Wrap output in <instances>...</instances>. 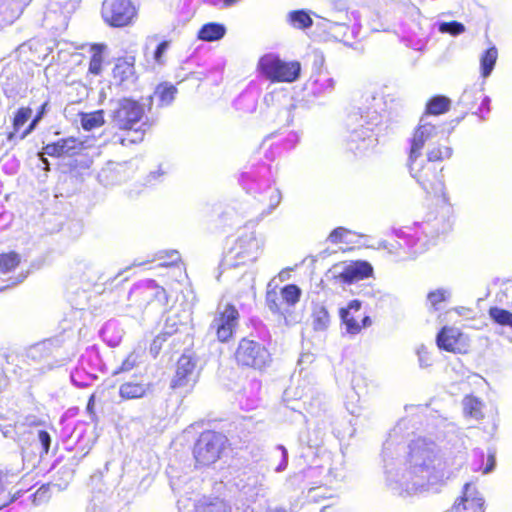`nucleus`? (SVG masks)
<instances>
[{
  "mask_svg": "<svg viewBox=\"0 0 512 512\" xmlns=\"http://www.w3.org/2000/svg\"><path fill=\"white\" fill-rule=\"evenodd\" d=\"M11 22H12V19H10V18H7L5 16L0 17V29Z\"/></svg>",
  "mask_w": 512,
  "mask_h": 512,
  "instance_id": "13d9d810",
  "label": "nucleus"
},
{
  "mask_svg": "<svg viewBox=\"0 0 512 512\" xmlns=\"http://www.w3.org/2000/svg\"><path fill=\"white\" fill-rule=\"evenodd\" d=\"M7 385V378L0 373V390Z\"/></svg>",
  "mask_w": 512,
  "mask_h": 512,
  "instance_id": "bf43d9fd",
  "label": "nucleus"
},
{
  "mask_svg": "<svg viewBox=\"0 0 512 512\" xmlns=\"http://www.w3.org/2000/svg\"><path fill=\"white\" fill-rule=\"evenodd\" d=\"M350 231L343 228V227H338L336 229H334L328 239L332 242V243H339V242H345V237L347 234H349Z\"/></svg>",
  "mask_w": 512,
  "mask_h": 512,
  "instance_id": "de8ad7c7",
  "label": "nucleus"
},
{
  "mask_svg": "<svg viewBox=\"0 0 512 512\" xmlns=\"http://www.w3.org/2000/svg\"><path fill=\"white\" fill-rule=\"evenodd\" d=\"M451 101L443 95L432 97L426 104L427 115H441L446 113L450 108Z\"/></svg>",
  "mask_w": 512,
  "mask_h": 512,
  "instance_id": "bb28decb",
  "label": "nucleus"
},
{
  "mask_svg": "<svg viewBox=\"0 0 512 512\" xmlns=\"http://www.w3.org/2000/svg\"><path fill=\"white\" fill-rule=\"evenodd\" d=\"M240 1L241 0H222L223 6L225 8L231 7V6H233L234 4H236V3L240 2Z\"/></svg>",
  "mask_w": 512,
  "mask_h": 512,
  "instance_id": "4d7b16f0",
  "label": "nucleus"
},
{
  "mask_svg": "<svg viewBox=\"0 0 512 512\" xmlns=\"http://www.w3.org/2000/svg\"><path fill=\"white\" fill-rule=\"evenodd\" d=\"M79 142L73 137L60 139L54 143L47 144L43 150L44 154L54 157L74 154L78 149Z\"/></svg>",
  "mask_w": 512,
  "mask_h": 512,
  "instance_id": "f3484780",
  "label": "nucleus"
},
{
  "mask_svg": "<svg viewBox=\"0 0 512 512\" xmlns=\"http://www.w3.org/2000/svg\"><path fill=\"white\" fill-rule=\"evenodd\" d=\"M397 425L383 444L382 463L387 487L399 496L412 495L450 478L464 463V455L443 457L437 444L426 438H417L404 445Z\"/></svg>",
  "mask_w": 512,
  "mask_h": 512,
  "instance_id": "f257e3e1",
  "label": "nucleus"
},
{
  "mask_svg": "<svg viewBox=\"0 0 512 512\" xmlns=\"http://www.w3.org/2000/svg\"><path fill=\"white\" fill-rule=\"evenodd\" d=\"M266 476L258 470L243 473L236 482L239 491L248 501L255 502L258 497H264L268 487L265 484Z\"/></svg>",
  "mask_w": 512,
  "mask_h": 512,
  "instance_id": "9b49d317",
  "label": "nucleus"
},
{
  "mask_svg": "<svg viewBox=\"0 0 512 512\" xmlns=\"http://www.w3.org/2000/svg\"><path fill=\"white\" fill-rule=\"evenodd\" d=\"M41 458L42 454L40 453L38 443H30L22 447L23 469L33 470L40 462Z\"/></svg>",
  "mask_w": 512,
  "mask_h": 512,
  "instance_id": "4be33fe9",
  "label": "nucleus"
},
{
  "mask_svg": "<svg viewBox=\"0 0 512 512\" xmlns=\"http://www.w3.org/2000/svg\"><path fill=\"white\" fill-rule=\"evenodd\" d=\"M459 335V332L457 329L452 327H443L436 337V343L437 346L440 349L454 352L455 351V345L457 343V337Z\"/></svg>",
  "mask_w": 512,
  "mask_h": 512,
  "instance_id": "aec40b11",
  "label": "nucleus"
},
{
  "mask_svg": "<svg viewBox=\"0 0 512 512\" xmlns=\"http://www.w3.org/2000/svg\"><path fill=\"white\" fill-rule=\"evenodd\" d=\"M235 359L239 365L261 370L270 364L271 355L261 343L243 338L236 349Z\"/></svg>",
  "mask_w": 512,
  "mask_h": 512,
  "instance_id": "6e6552de",
  "label": "nucleus"
},
{
  "mask_svg": "<svg viewBox=\"0 0 512 512\" xmlns=\"http://www.w3.org/2000/svg\"><path fill=\"white\" fill-rule=\"evenodd\" d=\"M450 296V292L446 289H437L428 294L427 300L431 307L435 310H438V305L444 301H446Z\"/></svg>",
  "mask_w": 512,
  "mask_h": 512,
  "instance_id": "c9c22d12",
  "label": "nucleus"
},
{
  "mask_svg": "<svg viewBox=\"0 0 512 512\" xmlns=\"http://www.w3.org/2000/svg\"><path fill=\"white\" fill-rule=\"evenodd\" d=\"M314 58V65L321 67L324 63V56L321 53H315Z\"/></svg>",
  "mask_w": 512,
  "mask_h": 512,
  "instance_id": "5fc2aeb1",
  "label": "nucleus"
},
{
  "mask_svg": "<svg viewBox=\"0 0 512 512\" xmlns=\"http://www.w3.org/2000/svg\"><path fill=\"white\" fill-rule=\"evenodd\" d=\"M273 512H286L283 508L277 507L273 510Z\"/></svg>",
  "mask_w": 512,
  "mask_h": 512,
  "instance_id": "69168bd1",
  "label": "nucleus"
},
{
  "mask_svg": "<svg viewBox=\"0 0 512 512\" xmlns=\"http://www.w3.org/2000/svg\"><path fill=\"white\" fill-rule=\"evenodd\" d=\"M157 260H159V266H169L177 263L180 260V255L177 251L159 252L157 254Z\"/></svg>",
  "mask_w": 512,
  "mask_h": 512,
  "instance_id": "58836bf2",
  "label": "nucleus"
},
{
  "mask_svg": "<svg viewBox=\"0 0 512 512\" xmlns=\"http://www.w3.org/2000/svg\"><path fill=\"white\" fill-rule=\"evenodd\" d=\"M334 270L335 273H337L335 277L346 284H351L354 281L367 278L373 272L371 264L366 261H356L346 265H336Z\"/></svg>",
  "mask_w": 512,
  "mask_h": 512,
  "instance_id": "ddd939ff",
  "label": "nucleus"
},
{
  "mask_svg": "<svg viewBox=\"0 0 512 512\" xmlns=\"http://www.w3.org/2000/svg\"><path fill=\"white\" fill-rule=\"evenodd\" d=\"M489 316L497 324L512 328V313L510 311L498 307H491L489 309Z\"/></svg>",
  "mask_w": 512,
  "mask_h": 512,
  "instance_id": "2f4dec72",
  "label": "nucleus"
},
{
  "mask_svg": "<svg viewBox=\"0 0 512 512\" xmlns=\"http://www.w3.org/2000/svg\"><path fill=\"white\" fill-rule=\"evenodd\" d=\"M113 74L120 82L130 80L135 74L134 65L127 60L119 61L113 69Z\"/></svg>",
  "mask_w": 512,
  "mask_h": 512,
  "instance_id": "c756f323",
  "label": "nucleus"
},
{
  "mask_svg": "<svg viewBox=\"0 0 512 512\" xmlns=\"http://www.w3.org/2000/svg\"><path fill=\"white\" fill-rule=\"evenodd\" d=\"M254 221H248L238 230L237 238L224 256V264L238 267L254 263L262 254L265 240L256 232Z\"/></svg>",
  "mask_w": 512,
  "mask_h": 512,
  "instance_id": "7ed1b4c3",
  "label": "nucleus"
},
{
  "mask_svg": "<svg viewBox=\"0 0 512 512\" xmlns=\"http://www.w3.org/2000/svg\"><path fill=\"white\" fill-rule=\"evenodd\" d=\"M101 70V61L100 59L94 56L90 62L89 71L93 74H99Z\"/></svg>",
  "mask_w": 512,
  "mask_h": 512,
  "instance_id": "603ef678",
  "label": "nucleus"
},
{
  "mask_svg": "<svg viewBox=\"0 0 512 512\" xmlns=\"http://www.w3.org/2000/svg\"><path fill=\"white\" fill-rule=\"evenodd\" d=\"M34 443H38V445H41L40 453L47 454L49 452V448L51 445V437L50 434L45 430H39L38 431V440Z\"/></svg>",
  "mask_w": 512,
  "mask_h": 512,
  "instance_id": "c03bdc74",
  "label": "nucleus"
},
{
  "mask_svg": "<svg viewBox=\"0 0 512 512\" xmlns=\"http://www.w3.org/2000/svg\"><path fill=\"white\" fill-rule=\"evenodd\" d=\"M196 508L198 512H232L231 505L220 497H204Z\"/></svg>",
  "mask_w": 512,
  "mask_h": 512,
  "instance_id": "6ab92c4d",
  "label": "nucleus"
},
{
  "mask_svg": "<svg viewBox=\"0 0 512 512\" xmlns=\"http://www.w3.org/2000/svg\"><path fill=\"white\" fill-rule=\"evenodd\" d=\"M467 96H468V92H467V91H465V92L463 93V95H462V100L464 101V100H465V98H466Z\"/></svg>",
  "mask_w": 512,
  "mask_h": 512,
  "instance_id": "338daca9",
  "label": "nucleus"
},
{
  "mask_svg": "<svg viewBox=\"0 0 512 512\" xmlns=\"http://www.w3.org/2000/svg\"><path fill=\"white\" fill-rule=\"evenodd\" d=\"M143 288L147 297H151L153 302L158 303L161 307L167 304L168 296L166 290L159 286L154 280H148Z\"/></svg>",
  "mask_w": 512,
  "mask_h": 512,
  "instance_id": "a878e982",
  "label": "nucleus"
},
{
  "mask_svg": "<svg viewBox=\"0 0 512 512\" xmlns=\"http://www.w3.org/2000/svg\"><path fill=\"white\" fill-rule=\"evenodd\" d=\"M291 25L298 29H306L312 26L313 20L304 10H295L288 15Z\"/></svg>",
  "mask_w": 512,
  "mask_h": 512,
  "instance_id": "c85d7f7f",
  "label": "nucleus"
},
{
  "mask_svg": "<svg viewBox=\"0 0 512 512\" xmlns=\"http://www.w3.org/2000/svg\"><path fill=\"white\" fill-rule=\"evenodd\" d=\"M417 225L421 229V233L424 235L423 237L417 235V232H415V235L406 233L405 231L401 232V234L407 238L406 245L411 254L414 255L426 251L430 244H434L436 237L451 229L449 220L445 219L443 216L428 219Z\"/></svg>",
  "mask_w": 512,
  "mask_h": 512,
  "instance_id": "39448f33",
  "label": "nucleus"
},
{
  "mask_svg": "<svg viewBox=\"0 0 512 512\" xmlns=\"http://www.w3.org/2000/svg\"><path fill=\"white\" fill-rule=\"evenodd\" d=\"M226 443L227 438L221 433L213 431L203 432L194 447L196 462L201 465L215 463L219 459Z\"/></svg>",
  "mask_w": 512,
  "mask_h": 512,
  "instance_id": "0eeeda50",
  "label": "nucleus"
},
{
  "mask_svg": "<svg viewBox=\"0 0 512 512\" xmlns=\"http://www.w3.org/2000/svg\"><path fill=\"white\" fill-rule=\"evenodd\" d=\"M361 301L354 299L349 302L347 307L340 309V317L342 322L346 325V330L350 334H357L361 330V326L357 320L351 315V312H357L361 308Z\"/></svg>",
  "mask_w": 512,
  "mask_h": 512,
  "instance_id": "a211bd4d",
  "label": "nucleus"
},
{
  "mask_svg": "<svg viewBox=\"0 0 512 512\" xmlns=\"http://www.w3.org/2000/svg\"><path fill=\"white\" fill-rule=\"evenodd\" d=\"M196 381L195 363L190 356L182 355L177 362L176 374L172 380L173 388L191 387Z\"/></svg>",
  "mask_w": 512,
  "mask_h": 512,
  "instance_id": "2eb2a0df",
  "label": "nucleus"
},
{
  "mask_svg": "<svg viewBox=\"0 0 512 512\" xmlns=\"http://www.w3.org/2000/svg\"><path fill=\"white\" fill-rule=\"evenodd\" d=\"M302 291L295 284H288L281 289V297L289 306L295 305L301 297Z\"/></svg>",
  "mask_w": 512,
  "mask_h": 512,
  "instance_id": "7c9ffc66",
  "label": "nucleus"
},
{
  "mask_svg": "<svg viewBox=\"0 0 512 512\" xmlns=\"http://www.w3.org/2000/svg\"><path fill=\"white\" fill-rule=\"evenodd\" d=\"M312 317L314 330H325L330 323L329 313L323 306L315 309Z\"/></svg>",
  "mask_w": 512,
  "mask_h": 512,
  "instance_id": "473e14b6",
  "label": "nucleus"
},
{
  "mask_svg": "<svg viewBox=\"0 0 512 512\" xmlns=\"http://www.w3.org/2000/svg\"><path fill=\"white\" fill-rule=\"evenodd\" d=\"M79 117L81 126L86 131L99 128L105 123L103 110H97L89 113H80Z\"/></svg>",
  "mask_w": 512,
  "mask_h": 512,
  "instance_id": "393cba45",
  "label": "nucleus"
},
{
  "mask_svg": "<svg viewBox=\"0 0 512 512\" xmlns=\"http://www.w3.org/2000/svg\"><path fill=\"white\" fill-rule=\"evenodd\" d=\"M365 120L363 116L360 117L359 123L353 127L350 131L349 142L350 149L364 152L367 149L374 147L377 139L374 133V124L368 123L367 127H364Z\"/></svg>",
  "mask_w": 512,
  "mask_h": 512,
  "instance_id": "f8f14e48",
  "label": "nucleus"
},
{
  "mask_svg": "<svg viewBox=\"0 0 512 512\" xmlns=\"http://www.w3.org/2000/svg\"><path fill=\"white\" fill-rule=\"evenodd\" d=\"M464 410L472 417L477 418L480 413V402L472 397L464 399Z\"/></svg>",
  "mask_w": 512,
  "mask_h": 512,
  "instance_id": "79ce46f5",
  "label": "nucleus"
},
{
  "mask_svg": "<svg viewBox=\"0 0 512 512\" xmlns=\"http://www.w3.org/2000/svg\"><path fill=\"white\" fill-rule=\"evenodd\" d=\"M19 263V255L15 252L0 254V269L4 273L13 270Z\"/></svg>",
  "mask_w": 512,
  "mask_h": 512,
  "instance_id": "72a5a7b5",
  "label": "nucleus"
},
{
  "mask_svg": "<svg viewBox=\"0 0 512 512\" xmlns=\"http://www.w3.org/2000/svg\"><path fill=\"white\" fill-rule=\"evenodd\" d=\"M495 467V457L494 455L490 454L488 456V463L486 465V467L484 468V471L483 473L484 474H487V473H490Z\"/></svg>",
  "mask_w": 512,
  "mask_h": 512,
  "instance_id": "864d4df0",
  "label": "nucleus"
},
{
  "mask_svg": "<svg viewBox=\"0 0 512 512\" xmlns=\"http://www.w3.org/2000/svg\"><path fill=\"white\" fill-rule=\"evenodd\" d=\"M259 201L266 204V207L263 208L256 219L253 220L255 225H258L262 220L271 215L279 206L282 201V193L278 188L268 187L266 195L259 199Z\"/></svg>",
  "mask_w": 512,
  "mask_h": 512,
  "instance_id": "dca6fc26",
  "label": "nucleus"
},
{
  "mask_svg": "<svg viewBox=\"0 0 512 512\" xmlns=\"http://www.w3.org/2000/svg\"><path fill=\"white\" fill-rule=\"evenodd\" d=\"M484 499L478 493L475 486L466 483L464 485L463 495L455 501L453 506L447 512H462L470 510L471 512H484Z\"/></svg>",
  "mask_w": 512,
  "mask_h": 512,
  "instance_id": "4468645a",
  "label": "nucleus"
},
{
  "mask_svg": "<svg viewBox=\"0 0 512 512\" xmlns=\"http://www.w3.org/2000/svg\"><path fill=\"white\" fill-rule=\"evenodd\" d=\"M371 325V318L369 316H365L363 319H362V326L363 327H368Z\"/></svg>",
  "mask_w": 512,
  "mask_h": 512,
  "instance_id": "052dcab7",
  "label": "nucleus"
},
{
  "mask_svg": "<svg viewBox=\"0 0 512 512\" xmlns=\"http://www.w3.org/2000/svg\"><path fill=\"white\" fill-rule=\"evenodd\" d=\"M137 364V355L130 353L127 358L122 362L121 366L113 371V375H118L122 372L131 371Z\"/></svg>",
  "mask_w": 512,
  "mask_h": 512,
  "instance_id": "a19ab883",
  "label": "nucleus"
},
{
  "mask_svg": "<svg viewBox=\"0 0 512 512\" xmlns=\"http://www.w3.org/2000/svg\"><path fill=\"white\" fill-rule=\"evenodd\" d=\"M9 483L11 482L8 481V473L3 474L0 472V509L6 506L9 502L8 495L5 494Z\"/></svg>",
  "mask_w": 512,
  "mask_h": 512,
  "instance_id": "37998d69",
  "label": "nucleus"
},
{
  "mask_svg": "<svg viewBox=\"0 0 512 512\" xmlns=\"http://www.w3.org/2000/svg\"><path fill=\"white\" fill-rule=\"evenodd\" d=\"M176 94L177 88L167 82L159 84L154 92L155 98L162 107L169 106L174 101Z\"/></svg>",
  "mask_w": 512,
  "mask_h": 512,
  "instance_id": "b1692460",
  "label": "nucleus"
},
{
  "mask_svg": "<svg viewBox=\"0 0 512 512\" xmlns=\"http://www.w3.org/2000/svg\"><path fill=\"white\" fill-rule=\"evenodd\" d=\"M136 16V8L130 0H105L102 5V17L113 27L129 25Z\"/></svg>",
  "mask_w": 512,
  "mask_h": 512,
  "instance_id": "1a4fd4ad",
  "label": "nucleus"
},
{
  "mask_svg": "<svg viewBox=\"0 0 512 512\" xmlns=\"http://www.w3.org/2000/svg\"><path fill=\"white\" fill-rule=\"evenodd\" d=\"M93 401H94V396H91L89 399L88 405H87L88 410H90L92 408Z\"/></svg>",
  "mask_w": 512,
  "mask_h": 512,
  "instance_id": "e2e57ef3",
  "label": "nucleus"
},
{
  "mask_svg": "<svg viewBox=\"0 0 512 512\" xmlns=\"http://www.w3.org/2000/svg\"><path fill=\"white\" fill-rule=\"evenodd\" d=\"M168 47H169L168 41H162L161 43L158 44V46L154 52V59L156 60L157 63L162 64V56L167 51Z\"/></svg>",
  "mask_w": 512,
  "mask_h": 512,
  "instance_id": "09e8293b",
  "label": "nucleus"
},
{
  "mask_svg": "<svg viewBox=\"0 0 512 512\" xmlns=\"http://www.w3.org/2000/svg\"><path fill=\"white\" fill-rule=\"evenodd\" d=\"M238 318L239 313L237 309L233 305L227 304L214 317L209 330L216 334L220 342H226L232 337L238 324Z\"/></svg>",
  "mask_w": 512,
  "mask_h": 512,
  "instance_id": "9d476101",
  "label": "nucleus"
},
{
  "mask_svg": "<svg viewBox=\"0 0 512 512\" xmlns=\"http://www.w3.org/2000/svg\"><path fill=\"white\" fill-rule=\"evenodd\" d=\"M41 160H42V162L45 164V166H48V161H47V159L42 158Z\"/></svg>",
  "mask_w": 512,
  "mask_h": 512,
  "instance_id": "774afa93",
  "label": "nucleus"
},
{
  "mask_svg": "<svg viewBox=\"0 0 512 512\" xmlns=\"http://www.w3.org/2000/svg\"><path fill=\"white\" fill-rule=\"evenodd\" d=\"M149 389V384L126 382L120 386L119 394L123 399H137L145 396Z\"/></svg>",
  "mask_w": 512,
  "mask_h": 512,
  "instance_id": "5701e85b",
  "label": "nucleus"
},
{
  "mask_svg": "<svg viewBox=\"0 0 512 512\" xmlns=\"http://www.w3.org/2000/svg\"><path fill=\"white\" fill-rule=\"evenodd\" d=\"M278 449L282 452V460L279 465L275 468L276 472H282L287 468L288 465V452L283 445H279Z\"/></svg>",
  "mask_w": 512,
  "mask_h": 512,
  "instance_id": "3c124183",
  "label": "nucleus"
},
{
  "mask_svg": "<svg viewBox=\"0 0 512 512\" xmlns=\"http://www.w3.org/2000/svg\"><path fill=\"white\" fill-rule=\"evenodd\" d=\"M438 133V127L427 122L426 117L423 116L414 131L410 143L408 157L410 174L428 194H440L444 189V184L439 175L435 169H432L431 166H427L425 164V157L422 154L425 144L436 138Z\"/></svg>",
  "mask_w": 512,
  "mask_h": 512,
  "instance_id": "f03ea898",
  "label": "nucleus"
},
{
  "mask_svg": "<svg viewBox=\"0 0 512 512\" xmlns=\"http://www.w3.org/2000/svg\"><path fill=\"white\" fill-rule=\"evenodd\" d=\"M226 28L223 24L210 22L204 24L198 32V38L202 41L213 42L224 37Z\"/></svg>",
  "mask_w": 512,
  "mask_h": 512,
  "instance_id": "412c9836",
  "label": "nucleus"
},
{
  "mask_svg": "<svg viewBox=\"0 0 512 512\" xmlns=\"http://www.w3.org/2000/svg\"><path fill=\"white\" fill-rule=\"evenodd\" d=\"M258 66L267 78L277 82H293L301 71L299 62H285L271 54L261 57Z\"/></svg>",
  "mask_w": 512,
  "mask_h": 512,
  "instance_id": "423d86ee",
  "label": "nucleus"
},
{
  "mask_svg": "<svg viewBox=\"0 0 512 512\" xmlns=\"http://www.w3.org/2000/svg\"><path fill=\"white\" fill-rule=\"evenodd\" d=\"M31 113L32 111L29 108H20L17 111L13 121V126L16 131L19 130L28 121V119L31 117Z\"/></svg>",
  "mask_w": 512,
  "mask_h": 512,
  "instance_id": "ea45409f",
  "label": "nucleus"
},
{
  "mask_svg": "<svg viewBox=\"0 0 512 512\" xmlns=\"http://www.w3.org/2000/svg\"><path fill=\"white\" fill-rule=\"evenodd\" d=\"M50 498V489L49 486L42 485L34 494H33V503L34 505H40Z\"/></svg>",
  "mask_w": 512,
  "mask_h": 512,
  "instance_id": "a18cd8bd",
  "label": "nucleus"
},
{
  "mask_svg": "<svg viewBox=\"0 0 512 512\" xmlns=\"http://www.w3.org/2000/svg\"><path fill=\"white\" fill-rule=\"evenodd\" d=\"M266 305L273 314H283L279 305V297L276 290H268L266 293Z\"/></svg>",
  "mask_w": 512,
  "mask_h": 512,
  "instance_id": "4c0bfd02",
  "label": "nucleus"
},
{
  "mask_svg": "<svg viewBox=\"0 0 512 512\" xmlns=\"http://www.w3.org/2000/svg\"><path fill=\"white\" fill-rule=\"evenodd\" d=\"M418 362L421 368H427L432 365V358L424 345L417 349Z\"/></svg>",
  "mask_w": 512,
  "mask_h": 512,
  "instance_id": "49530a36",
  "label": "nucleus"
},
{
  "mask_svg": "<svg viewBox=\"0 0 512 512\" xmlns=\"http://www.w3.org/2000/svg\"><path fill=\"white\" fill-rule=\"evenodd\" d=\"M45 345H46L45 343L40 344V345H37L36 347H34V349H33V350H34V351H38V350H40L42 347H45Z\"/></svg>",
  "mask_w": 512,
  "mask_h": 512,
  "instance_id": "0e129e2a",
  "label": "nucleus"
},
{
  "mask_svg": "<svg viewBox=\"0 0 512 512\" xmlns=\"http://www.w3.org/2000/svg\"><path fill=\"white\" fill-rule=\"evenodd\" d=\"M439 31L441 33H447L452 36H457L465 31V26L458 21L441 22L439 24Z\"/></svg>",
  "mask_w": 512,
  "mask_h": 512,
  "instance_id": "e433bc0d",
  "label": "nucleus"
},
{
  "mask_svg": "<svg viewBox=\"0 0 512 512\" xmlns=\"http://www.w3.org/2000/svg\"><path fill=\"white\" fill-rule=\"evenodd\" d=\"M452 155V149L447 146H440L437 148L430 149L427 152V158H425V162H435L442 161L444 159L450 158Z\"/></svg>",
  "mask_w": 512,
  "mask_h": 512,
  "instance_id": "f704fd0d",
  "label": "nucleus"
},
{
  "mask_svg": "<svg viewBox=\"0 0 512 512\" xmlns=\"http://www.w3.org/2000/svg\"><path fill=\"white\" fill-rule=\"evenodd\" d=\"M110 117L115 127L121 130L132 131L127 137L120 138L122 145L139 143L143 140L145 129L142 126L134 128L144 116L143 106L135 100L122 98L111 102Z\"/></svg>",
  "mask_w": 512,
  "mask_h": 512,
  "instance_id": "20e7f679",
  "label": "nucleus"
},
{
  "mask_svg": "<svg viewBox=\"0 0 512 512\" xmlns=\"http://www.w3.org/2000/svg\"><path fill=\"white\" fill-rule=\"evenodd\" d=\"M498 57L496 47H490L480 57L481 75L486 78L494 69Z\"/></svg>",
  "mask_w": 512,
  "mask_h": 512,
  "instance_id": "cd10ccee",
  "label": "nucleus"
},
{
  "mask_svg": "<svg viewBox=\"0 0 512 512\" xmlns=\"http://www.w3.org/2000/svg\"><path fill=\"white\" fill-rule=\"evenodd\" d=\"M319 489L320 488H312V489H310L309 493L312 494V497H316V496H318L317 492Z\"/></svg>",
  "mask_w": 512,
  "mask_h": 512,
  "instance_id": "680f3d73",
  "label": "nucleus"
},
{
  "mask_svg": "<svg viewBox=\"0 0 512 512\" xmlns=\"http://www.w3.org/2000/svg\"><path fill=\"white\" fill-rule=\"evenodd\" d=\"M282 113L286 116V122L289 125L292 122V106L284 109Z\"/></svg>",
  "mask_w": 512,
  "mask_h": 512,
  "instance_id": "6e6d98bb",
  "label": "nucleus"
},
{
  "mask_svg": "<svg viewBox=\"0 0 512 512\" xmlns=\"http://www.w3.org/2000/svg\"><path fill=\"white\" fill-rule=\"evenodd\" d=\"M316 84L323 87L324 91H332L334 89V79L331 77H323L316 80Z\"/></svg>",
  "mask_w": 512,
  "mask_h": 512,
  "instance_id": "8fccbe9b",
  "label": "nucleus"
}]
</instances>
